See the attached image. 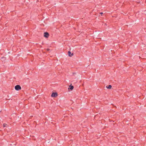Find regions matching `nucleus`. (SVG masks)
<instances>
[{
	"mask_svg": "<svg viewBox=\"0 0 146 146\" xmlns=\"http://www.w3.org/2000/svg\"><path fill=\"white\" fill-rule=\"evenodd\" d=\"M47 50L48 51L49 50V49H47Z\"/></svg>",
	"mask_w": 146,
	"mask_h": 146,
	"instance_id": "nucleus-9",
	"label": "nucleus"
},
{
	"mask_svg": "<svg viewBox=\"0 0 146 146\" xmlns=\"http://www.w3.org/2000/svg\"><path fill=\"white\" fill-rule=\"evenodd\" d=\"M57 96V94L56 93H53L51 95L52 97H56Z\"/></svg>",
	"mask_w": 146,
	"mask_h": 146,
	"instance_id": "nucleus-3",
	"label": "nucleus"
},
{
	"mask_svg": "<svg viewBox=\"0 0 146 146\" xmlns=\"http://www.w3.org/2000/svg\"><path fill=\"white\" fill-rule=\"evenodd\" d=\"M100 14L101 15H102V14H103V13H102H102H100Z\"/></svg>",
	"mask_w": 146,
	"mask_h": 146,
	"instance_id": "nucleus-8",
	"label": "nucleus"
},
{
	"mask_svg": "<svg viewBox=\"0 0 146 146\" xmlns=\"http://www.w3.org/2000/svg\"><path fill=\"white\" fill-rule=\"evenodd\" d=\"M6 125H7L6 124H3V127H5L6 126Z\"/></svg>",
	"mask_w": 146,
	"mask_h": 146,
	"instance_id": "nucleus-7",
	"label": "nucleus"
},
{
	"mask_svg": "<svg viewBox=\"0 0 146 146\" xmlns=\"http://www.w3.org/2000/svg\"><path fill=\"white\" fill-rule=\"evenodd\" d=\"M69 87V88H68V89H70L71 90H72L74 88V86H73L70 85Z\"/></svg>",
	"mask_w": 146,
	"mask_h": 146,
	"instance_id": "nucleus-5",
	"label": "nucleus"
},
{
	"mask_svg": "<svg viewBox=\"0 0 146 146\" xmlns=\"http://www.w3.org/2000/svg\"><path fill=\"white\" fill-rule=\"evenodd\" d=\"M68 56L70 57L72 56L73 55V53H72V54H71V52H70V51H69L68 52Z\"/></svg>",
	"mask_w": 146,
	"mask_h": 146,
	"instance_id": "nucleus-4",
	"label": "nucleus"
},
{
	"mask_svg": "<svg viewBox=\"0 0 146 146\" xmlns=\"http://www.w3.org/2000/svg\"><path fill=\"white\" fill-rule=\"evenodd\" d=\"M106 87L108 88V89H111V87H112V86L111 85H109L107 87V86H106Z\"/></svg>",
	"mask_w": 146,
	"mask_h": 146,
	"instance_id": "nucleus-6",
	"label": "nucleus"
},
{
	"mask_svg": "<svg viewBox=\"0 0 146 146\" xmlns=\"http://www.w3.org/2000/svg\"><path fill=\"white\" fill-rule=\"evenodd\" d=\"M15 89L17 90H21V87L19 85H17L15 86Z\"/></svg>",
	"mask_w": 146,
	"mask_h": 146,
	"instance_id": "nucleus-1",
	"label": "nucleus"
},
{
	"mask_svg": "<svg viewBox=\"0 0 146 146\" xmlns=\"http://www.w3.org/2000/svg\"><path fill=\"white\" fill-rule=\"evenodd\" d=\"M49 36V34L47 32H45L44 33V36L46 38H48Z\"/></svg>",
	"mask_w": 146,
	"mask_h": 146,
	"instance_id": "nucleus-2",
	"label": "nucleus"
}]
</instances>
